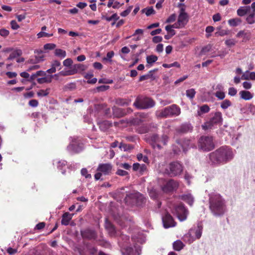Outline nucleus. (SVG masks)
Masks as SVG:
<instances>
[{
    "instance_id": "obj_1",
    "label": "nucleus",
    "mask_w": 255,
    "mask_h": 255,
    "mask_svg": "<svg viewBox=\"0 0 255 255\" xmlns=\"http://www.w3.org/2000/svg\"><path fill=\"white\" fill-rule=\"evenodd\" d=\"M210 209L214 216H219L225 212V205L222 197L217 193L209 195Z\"/></svg>"
},
{
    "instance_id": "obj_2",
    "label": "nucleus",
    "mask_w": 255,
    "mask_h": 255,
    "mask_svg": "<svg viewBox=\"0 0 255 255\" xmlns=\"http://www.w3.org/2000/svg\"><path fill=\"white\" fill-rule=\"evenodd\" d=\"M209 155L210 159H232L234 157V152L231 147L224 146Z\"/></svg>"
},
{
    "instance_id": "obj_3",
    "label": "nucleus",
    "mask_w": 255,
    "mask_h": 255,
    "mask_svg": "<svg viewBox=\"0 0 255 255\" xmlns=\"http://www.w3.org/2000/svg\"><path fill=\"white\" fill-rule=\"evenodd\" d=\"M155 105V102L152 98L143 96H137L133 104L136 109L139 110L150 109Z\"/></svg>"
},
{
    "instance_id": "obj_4",
    "label": "nucleus",
    "mask_w": 255,
    "mask_h": 255,
    "mask_svg": "<svg viewBox=\"0 0 255 255\" xmlns=\"http://www.w3.org/2000/svg\"><path fill=\"white\" fill-rule=\"evenodd\" d=\"M209 120L202 125V128L204 130L210 129L215 126L221 125L223 123L222 114L220 112H217L210 114Z\"/></svg>"
},
{
    "instance_id": "obj_5",
    "label": "nucleus",
    "mask_w": 255,
    "mask_h": 255,
    "mask_svg": "<svg viewBox=\"0 0 255 255\" xmlns=\"http://www.w3.org/2000/svg\"><path fill=\"white\" fill-rule=\"evenodd\" d=\"M198 148L204 151H209L215 148V144L212 136H202L199 140L198 143Z\"/></svg>"
},
{
    "instance_id": "obj_6",
    "label": "nucleus",
    "mask_w": 255,
    "mask_h": 255,
    "mask_svg": "<svg viewBox=\"0 0 255 255\" xmlns=\"http://www.w3.org/2000/svg\"><path fill=\"white\" fill-rule=\"evenodd\" d=\"M183 171V167L182 165L178 161H173L165 168L160 169V171L168 174L171 176H176L180 174Z\"/></svg>"
},
{
    "instance_id": "obj_7",
    "label": "nucleus",
    "mask_w": 255,
    "mask_h": 255,
    "mask_svg": "<svg viewBox=\"0 0 255 255\" xmlns=\"http://www.w3.org/2000/svg\"><path fill=\"white\" fill-rule=\"evenodd\" d=\"M168 139L169 137L166 135H163L160 138L157 134L154 133L150 136V142L153 148L157 147L159 149L161 148L160 143H162L164 145H166Z\"/></svg>"
},
{
    "instance_id": "obj_8",
    "label": "nucleus",
    "mask_w": 255,
    "mask_h": 255,
    "mask_svg": "<svg viewBox=\"0 0 255 255\" xmlns=\"http://www.w3.org/2000/svg\"><path fill=\"white\" fill-rule=\"evenodd\" d=\"M83 149L84 143L82 139L79 138H74L67 146V149L73 153H79Z\"/></svg>"
},
{
    "instance_id": "obj_9",
    "label": "nucleus",
    "mask_w": 255,
    "mask_h": 255,
    "mask_svg": "<svg viewBox=\"0 0 255 255\" xmlns=\"http://www.w3.org/2000/svg\"><path fill=\"white\" fill-rule=\"evenodd\" d=\"M160 187L164 193H168L176 190L178 187V183L173 179H170L167 181H164Z\"/></svg>"
},
{
    "instance_id": "obj_10",
    "label": "nucleus",
    "mask_w": 255,
    "mask_h": 255,
    "mask_svg": "<svg viewBox=\"0 0 255 255\" xmlns=\"http://www.w3.org/2000/svg\"><path fill=\"white\" fill-rule=\"evenodd\" d=\"M174 213L180 221H183L187 219L188 211L182 203H179L175 206Z\"/></svg>"
},
{
    "instance_id": "obj_11",
    "label": "nucleus",
    "mask_w": 255,
    "mask_h": 255,
    "mask_svg": "<svg viewBox=\"0 0 255 255\" xmlns=\"http://www.w3.org/2000/svg\"><path fill=\"white\" fill-rule=\"evenodd\" d=\"M176 142L180 147H177L176 148L175 145H173L172 150L173 153L175 154H177L179 152H180V147H181L183 151H185L192 146L191 141L188 139H177Z\"/></svg>"
},
{
    "instance_id": "obj_12",
    "label": "nucleus",
    "mask_w": 255,
    "mask_h": 255,
    "mask_svg": "<svg viewBox=\"0 0 255 255\" xmlns=\"http://www.w3.org/2000/svg\"><path fill=\"white\" fill-rule=\"evenodd\" d=\"M202 226L198 225L196 228L191 229L189 231L188 233L186 234L185 238L192 236L191 238L189 239L188 241L190 242H193L196 239H199L200 238L202 233Z\"/></svg>"
},
{
    "instance_id": "obj_13",
    "label": "nucleus",
    "mask_w": 255,
    "mask_h": 255,
    "mask_svg": "<svg viewBox=\"0 0 255 255\" xmlns=\"http://www.w3.org/2000/svg\"><path fill=\"white\" fill-rule=\"evenodd\" d=\"M162 222L165 228H168L175 226V223L173 218L169 213H166L162 217Z\"/></svg>"
},
{
    "instance_id": "obj_14",
    "label": "nucleus",
    "mask_w": 255,
    "mask_h": 255,
    "mask_svg": "<svg viewBox=\"0 0 255 255\" xmlns=\"http://www.w3.org/2000/svg\"><path fill=\"white\" fill-rule=\"evenodd\" d=\"M84 250L86 251L79 250V252L80 255H87V253L90 254L92 255H97V250L95 248L87 245L84 248Z\"/></svg>"
},
{
    "instance_id": "obj_15",
    "label": "nucleus",
    "mask_w": 255,
    "mask_h": 255,
    "mask_svg": "<svg viewBox=\"0 0 255 255\" xmlns=\"http://www.w3.org/2000/svg\"><path fill=\"white\" fill-rule=\"evenodd\" d=\"M111 170L112 166L109 164H100L98 168V171L101 172L102 174L105 175L110 174L111 172Z\"/></svg>"
},
{
    "instance_id": "obj_16",
    "label": "nucleus",
    "mask_w": 255,
    "mask_h": 255,
    "mask_svg": "<svg viewBox=\"0 0 255 255\" xmlns=\"http://www.w3.org/2000/svg\"><path fill=\"white\" fill-rule=\"evenodd\" d=\"M170 117L177 116L180 114V108L176 105L173 104L168 107Z\"/></svg>"
},
{
    "instance_id": "obj_17",
    "label": "nucleus",
    "mask_w": 255,
    "mask_h": 255,
    "mask_svg": "<svg viewBox=\"0 0 255 255\" xmlns=\"http://www.w3.org/2000/svg\"><path fill=\"white\" fill-rule=\"evenodd\" d=\"M81 235L84 238L88 239H95L96 238V234L94 231L87 229L81 232Z\"/></svg>"
},
{
    "instance_id": "obj_18",
    "label": "nucleus",
    "mask_w": 255,
    "mask_h": 255,
    "mask_svg": "<svg viewBox=\"0 0 255 255\" xmlns=\"http://www.w3.org/2000/svg\"><path fill=\"white\" fill-rule=\"evenodd\" d=\"M113 115L117 118H121L127 115L125 109L114 107L113 108Z\"/></svg>"
},
{
    "instance_id": "obj_19",
    "label": "nucleus",
    "mask_w": 255,
    "mask_h": 255,
    "mask_svg": "<svg viewBox=\"0 0 255 255\" xmlns=\"http://www.w3.org/2000/svg\"><path fill=\"white\" fill-rule=\"evenodd\" d=\"M98 124L100 129L103 131H106L112 126V122L107 120L99 122Z\"/></svg>"
},
{
    "instance_id": "obj_20",
    "label": "nucleus",
    "mask_w": 255,
    "mask_h": 255,
    "mask_svg": "<svg viewBox=\"0 0 255 255\" xmlns=\"http://www.w3.org/2000/svg\"><path fill=\"white\" fill-rule=\"evenodd\" d=\"M56 68H59V70L61 69V63L58 60H54L52 63L51 68L48 69L46 72L49 74L55 73L56 71Z\"/></svg>"
},
{
    "instance_id": "obj_21",
    "label": "nucleus",
    "mask_w": 255,
    "mask_h": 255,
    "mask_svg": "<svg viewBox=\"0 0 255 255\" xmlns=\"http://www.w3.org/2000/svg\"><path fill=\"white\" fill-rule=\"evenodd\" d=\"M156 115L158 118H166L170 117L168 107L156 112Z\"/></svg>"
},
{
    "instance_id": "obj_22",
    "label": "nucleus",
    "mask_w": 255,
    "mask_h": 255,
    "mask_svg": "<svg viewBox=\"0 0 255 255\" xmlns=\"http://www.w3.org/2000/svg\"><path fill=\"white\" fill-rule=\"evenodd\" d=\"M156 115L158 118H166L170 117L168 107L156 112Z\"/></svg>"
},
{
    "instance_id": "obj_23",
    "label": "nucleus",
    "mask_w": 255,
    "mask_h": 255,
    "mask_svg": "<svg viewBox=\"0 0 255 255\" xmlns=\"http://www.w3.org/2000/svg\"><path fill=\"white\" fill-rule=\"evenodd\" d=\"M105 228L111 236H113L115 235V228L113 224L109 221L107 219L105 220Z\"/></svg>"
},
{
    "instance_id": "obj_24",
    "label": "nucleus",
    "mask_w": 255,
    "mask_h": 255,
    "mask_svg": "<svg viewBox=\"0 0 255 255\" xmlns=\"http://www.w3.org/2000/svg\"><path fill=\"white\" fill-rule=\"evenodd\" d=\"M177 21L184 27L188 21L187 13H179Z\"/></svg>"
},
{
    "instance_id": "obj_25",
    "label": "nucleus",
    "mask_w": 255,
    "mask_h": 255,
    "mask_svg": "<svg viewBox=\"0 0 255 255\" xmlns=\"http://www.w3.org/2000/svg\"><path fill=\"white\" fill-rule=\"evenodd\" d=\"M241 98L245 100H250L253 98V94L249 91L243 90L239 92Z\"/></svg>"
},
{
    "instance_id": "obj_26",
    "label": "nucleus",
    "mask_w": 255,
    "mask_h": 255,
    "mask_svg": "<svg viewBox=\"0 0 255 255\" xmlns=\"http://www.w3.org/2000/svg\"><path fill=\"white\" fill-rule=\"evenodd\" d=\"M73 215L69 213L68 212L65 213L62 216L61 223L64 225H68L70 221L72 218Z\"/></svg>"
},
{
    "instance_id": "obj_27",
    "label": "nucleus",
    "mask_w": 255,
    "mask_h": 255,
    "mask_svg": "<svg viewBox=\"0 0 255 255\" xmlns=\"http://www.w3.org/2000/svg\"><path fill=\"white\" fill-rule=\"evenodd\" d=\"M251 7L249 6H241L237 10V14L240 16H243L250 12Z\"/></svg>"
},
{
    "instance_id": "obj_28",
    "label": "nucleus",
    "mask_w": 255,
    "mask_h": 255,
    "mask_svg": "<svg viewBox=\"0 0 255 255\" xmlns=\"http://www.w3.org/2000/svg\"><path fill=\"white\" fill-rule=\"evenodd\" d=\"M241 79L242 80H255V72H250L247 71L242 75Z\"/></svg>"
},
{
    "instance_id": "obj_29",
    "label": "nucleus",
    "mask_w": 255,
    "mask_h": 255,
    "mask_svg": "<svg viewBox=\"0 0 255 255\" xmlns=\"http://www.w3.org/2000/svg\"><path fill=\"white\" fill-rule=\"evenodd\" d=\"M181 199L190 206H192L193 204L194 198L191 194H187L182 195Z\"/></svg>"
},
{
    "instance_id": "obj_30",
    "label": "nucleus",
    "mask_w": 255,
    "mask_h": 255,
    "mask_svg": "<svg viewBox=\"0 0 255 255\" xmlns=\"http://www.w3.org/2000/svg\"><path fill=\"white\" fill-rule=\"evenodd\" d=\"M53 76L52 75H48L47 76L39 78L37 79V81L38 83L42 84L43 83H50L52 82V79Z\"/></svg>"
},
{
    "instance_id": "obj_31",
    "label": "nucleus",
    "mask_w": 255,
    "mask_h": 255,
    "mask_svg": "<svg viewBox=\"0 0 255 255\" xmlns=\"http://www.w3.org/2000/svg\"><path fill=\"white\" fill-rule=\"evenodd\" d=\"M71 67L73 70L75 71V74H76L79 71H83L85 70L87 68V67L85 65L80 63L74 64Z\"/></svg>"
},
{
    "instance_id": "obj_32",
    "label": "nucleus",
    "mask_w": 255,
    "mask_h": 255,
    "mask_svg": "<svg viewBox=\"0 0 255 255\" xmlns=\"http://www.w3.org/2000/svg\"><path fill=\"white\" fill-rule=\"evenodd\" d=\"M93 74L92 73H87L85 74L84 76V78L87 80V83L88 84H95L97 81V79L96 78H93Z\"/></svg>"
},
{
    "instance_id": "obj_33",
    "label": "nucleus",
    "mask_w": 255,
    "mask_h": 255,
    "mask_svg": "<svg viewBox=\"0 0 255 255\" xmlns=\"http://www.w3.org/2000/svg\"><path fill=\"white\" fill-rule=\"evenodd\" d=\"M184 247V244L180 240H177L173 244V249L176 251H181Z\"/></svg>"
},
{
    "instance_id": "obj_34",
    "label": "nucleus",
    "mask_w": 255,
    "mask_h": 255,
    "mask_svg": "<svg viewBox=\"0 0 255 255\" xmlns=\"http://www.w3.org/2000/svg\"><path fill=\"white\" fill-rule=\"evenodd\" d=\"M210 110V107L206 104L203 105L200 107L199 110L198 111L197 114L199 116H201L203 114L207 113Z\"/></svg>"
},
{
    "instance_id": "obj_35",
    "label": "nucleus",
    "mask_w": 255,
    "mask_h": 255,
    "mask_svg": "<svg viewBox=\"0 0 255 255\" xmlns=\"http://www.w3.org/2000/svg\"><path fill=\"white\" fill-rule=\"evenodd\" d=\"M131 102L130 100L126 99L118 98L116 101V103L121 106L128 105Z\"/></svg>"
},
{
    "instance_id": "obj_36",
    "label": "nucleus",
    "mask_w": 255,
    "mask_h": 255,
    "mask_svg": "<svg viewBox=\"0 0 255 255\" xmlns=\"http://www.w3.org/2000/svg\"><path fill=\"white\" fill-rule=\"evenodd\" d=\"M190 129V128L188 125H183L177 128L176 131L178 133H184L187 132Z\"/></svg>"
},
{
    "instance_id": "obj_37",
    "label": "nucleus",
    "mask_w": 255,
    "mask_h": 255,
    "mask_svg": "<svg viewBox=\"0 0 255 255\" xmlns=\"http://www.w3.org/2000/svg\"><path fill=\"white\" fill-rule=\"evenodd\" d=\"M132 168L133 170H139L140 172H144L146 170V166L145 164L140 165L138 163H134Z\"/></svg>"
},
{
    "instance_id": "obj_38",
    "label": "nucleus",
    "mask_w": 255,
    "mask_h": 255,
    "mask_svg": "<svg viewBox=\"0 0 255 255\" xmlns=\"http://www.w3.org/2000/svg\"><path fill=\"white\" fill-rule=\"evenodd\" d=\"M22 54V51L20 50H16L14 51L13 52L10 53L8 57L7 58V60H10L14 59L15 58L20 56Z\"/></svg>"
},
{
    "instance_id": "obj_39",
    "label": "nucleus",
    "mask_w": 255,
    "mask_h": 255,
    "mask_svg": "<svg viewBox=\"0 0 255 255\" xmlns=\"http://www.w3.org/2000/svg\"><path fill=\"white\" fill-rule=\"evenodd\" d=\"M55 55L61 58H64L66 56V52L61 49H56L54 52Z\"/></svg>"
},
{
    "instance_id": "obj_40",
    "label": "nucleus",
    "mask_w": 255,
    "mask_h": 255,
    "mask_svg": "<svg viewBox=\"0 0 255 255\" xmlns=\"http://www.w3.org/2000/svg\"><path fill=\"white\" fill-rule=\"evenodd\" d=\"M75 71L73 70L72 67H70V68L68 70H63L60 71L58 74L61 76H70V75H73L75 74Z\"/></svg>"
},
{
    "instance_id": "obj_41",
    "label": "nucleus",
    "mask_w": 255,
    "mask_h": 255,
    "mask_svg": "<svg viewBox=\"0 0 255 255\" xmlns=\"http://www.w3.org/2000/svg\"><path fill=\"white\" fill-rule=\"evenodd\" d=\"M157 59V56L154 55H151L146 57V62L150 65H152L153 63L155 62Z\"/></svg>"
},
{
    "instance_id": "obj_42",
    "label": "nucleus",
    "mask_w": 255,
    "mask_h": 255,
    "mask_svg": "<svg viewBox=\"0 0 255 255\" xmlns=\"http://www.w3.org/2000/svg\"><path fill=\"white\" fill-rule=\"evenodd\" d=\"M119 147L121 150H124V151L129 150L133 149V148L132 145L127 144L123 143V142H121L120 143Z\"/></svg>"
},
{
    "instance_id": "obj_43",
    "label": "nucleus",
    "mask_w": 255,
    "mask_h": 255,
    "mask_svg": "<svg viewBox=\"0 0 255 255\" xmlns=\"http://www.w3.org/2000/svg\"><path fill=\"white\" fill-rule=\"evenodd\" d=\"M242 22V20L239 18H232L228 20L229 24L232 26H236Z\"/></svg>"
},
{
    "instance_id": "obj_44",
    "label": "nucleus",
    "mask_w": 255,
    "mask_h": 255,
    "mask_svg": "<svg viewBox=\"0 0 255 255\" xmlns=\"http://www.w3.org/2000/svg\"><path fill=\"white\" fill-rule=\"evenodd\" d=\"M50 91V88H47L46 90H40L37 92V95L39 97H46L49 95Z\"/></svg>"
},
{
    "instance_id": "obj_45",
    "label": "nucleus",
    "mask_w": 255,
    "mask_h": 255,
    "mask_svg": "<svg viewBox=\"0 0 255 255\" xmlns=\"http://www.w3.org/2000/svg\"><path fill=\"white\" fill-rule=\"evenodd\" d=\"M142 13H145L146 15L148 16L151 14H154L155 13V10L152 7H149L148 8H144L141 10Z\"/></svg>"
},
{
    "instance_id": "obj_46",
    "label": "nucleus",
    "mask_w": 255,
    "mask_h": 255,
    "mask_svg": "<svg viewBox=\"0 0 255 255\" xmlns=\"http://www.w3.org/2000/svg\"><path fill=\"white\" fill-rule=\"evenodd\" d=\"M115 53L113 51H111L107 53L106 57L103 58V61L112 62V58L114 57Z\"/></svg>"
},
{
    "instance_id": "obj_47",
    "label": "nucleus",
    "mask_w": 255,
    "mask_h": 255,
    "mask_svg": "<svg viewBox=\"0 0 255 255\" xmlns=\"http://www.w3.org/2000/svg\"><path fill=\"white\" fill-rule=\"evenodd\" d=\"M231 105H232V103H231V101L229 100L226 99V100H224L221 103V107L223 109L225 110V109H227L230 106H231Z\"/></svg>"
},
{
    "instance_id": "obj_48",
    "label": "nucleus",
    "mask_w": 255,
    "mask_h": 255,
    "mask_svg": "<svg viewBox=\"0 0 255 255\" xmlns=\"http://www.w3.org/2000/svg\"><path fill=\"white\" fill-rule=\"evenodd\" d=\"M152 73L153 71H149L147 74L141 76L139 77V81H143L151 78L153 75Z\"/></svg>"
},
{
    "instance_id": "obj_49",
    "label": "nucleus",
    "mask_w": 255,
    "mask_h": 255,
    "mask_svg": "<svg viewBox=\"0 0 255 255\" xmlns=\"http://www.w3.org/2000/svg\"><path fill=\"white\" fill-rule=\"evenodd\" d=\"M144 122L141 118H135L131 121V124L134 126H140Z\"/></svg>"
},
{
    "instance_id": "obj_50",
    "label": "nucleus",
    "mask_w": 255,
    "mask_h": 255,
    "mask_svg": "<svg viewBox=\"0 0 255 255\" xmlns=\"http://www.w3.org/2000/svg\"><path fill=\"white\" fill-rule=\"evenodd\" d=\"M246 21L250 24H254L255 22V15L250 13L246 18Z\"/></svg>"
},
{
    "instance_id": "obj_51",
    "label": "nucleus",
    "mask_w": 255,
    "mask_h": 255,
    "mask_svg": "<svg viewBox=\"0 0 255 255\" xmlns=\"http://www.w3.org/2000/svg\"><path fill=\"white\" fill-rule=\"evenodd\" d=\"M186 96L191 99H192L195 95L196 92L194 89H190L186 90Z\"/></svg>"
},
{
    "instance_id": "obj_52",
    "label": "nucleus",
    "mask_w": 255,
    "mask_h": 255,
    "mask_svg": "<svg viewBox=\"0 0 255 255\" xmlns=\"http://www.w3.org/2000/svg\"><path fill=\"white\" fill-rule=\"evenodd\" d=\"M237 43L236 40L234 39H230L226 40L225 42V44L229 47L234 46Z\"/></svg>"
},
{
    "instance_id": "obj_53",
    "label": "nucleus",
    "mask_w": 255,
    "mask_h": 255,
    "mask_svg": "<svg viewBox=\"0 0 255 255\" xmlns=\"http://www.w3.org/2000/svg\"><path fill=\"white\" fill-rule=\"evenodd\" d=\"M149 196L153 199H156L158 196V193L155 189H151L149 192Z\"/></svg>"
},
{
    "instance_id": "obj_54",
    "label": "nucleus",
    "mask_w": 255,
    "mask_h": 255,
    "mask_svg": "<svg viewBox=\"0 0 255 255\" xmlns=\"http://www.w3.org/2000/svg\"><path fill=\"white\" fill-rule=\"evenodd\" d=\"M63 65L65 67H69V69L72 67L73 60L71 58H67L63 62Z\"/></svg>"
},
{
    "instance_id": "obj_55",
    "label": "nucleus",
    "mask_w": 255,
    "mask_h": 255,
    "mask_svg": "<svg viewBox=\"0 0 255 255\" xmlns=\"http://www.w3.org/2000/svg\"><path fill=\"white\" fill-rule=\"evenodd\" d=\"M126 253L127 255H136V252L132 248L130 247H128L126 248Z\"/></svg>"
},
{
    "instance_id": "obj_56",
    "label": "nucleus",
    "mask_w": 255,
    "mask_h": 255,
    "mask_svg": "<svg viewBox=\"0 0 255 255\" xmlns=\"http://www.w3.org/2000/svg\"><path fill=\"white\" fill-rule=\"evenodd\" d=\"M136 131L140 134L145 133L148 131V128L146 126H141L137 128Z\"/></svg>"
},
{
    "instance_id": "obj_57",
    "label": "nucleus",
    "mask_w": 255,
    "mask_h": 255,
    "mask_svg": "<svg viewBox=\"0 0 255 255\" xmlns=\"http://www.w3.org/2000/svg\"><path fill=\"white\" fill-rule=\"evenodd\" d=\"M165 29L171 36H174L176 34L175 31L171 27V25H166L165 26Z\"/></svg>"
},
{
    "instance_id": "obj_58",
    "label": "nucleus",
    "mask_w": 255,
    "mask_h": 255,
    "mask_svg": "<svg viewBox=\"0 0 255 255\" xmlns=\"http://www.w3.org/2000/svg\"><path fill=\"white\" fill-rule=\"evenodd\" d=\"M229 31L227 30L221 29L219 31L216 32L215 34L217 36H223L229 34Z\"/></svg>"
},
{
    "instance_id": "obj_59",
    "label": "nucleus",
    "mask_w": 255,
    "mask_h": 255,
    "mask_svg": "<svg viewBox=\"0 0 255 255\" xmlns=\"http://www.w3.org/2000/svg\"><path fill=\"white\" fill-rule=\"evenodd\" d=\"M106 106L107 105L105 104H97L95 105V109L98 112H100L104 109Z\"/></svg>"
},
{
    "instance_id": "obj_60",
    "label": "nucleus",
    "mask_w": 255,
    "mask_h": 255,
    "mask_svg": "<svg viewBox=\"0 0 255 255\" xmlns=\"http://www.w3.org/2000/svg\"><path fill=\"white\" fill-rule=\"evenodd\" d=\"M211 49V45L209 44L206 46L203 47L201 49V53L202 54H205L206 53L208 52Z\"/></svg>"
},
{
    "instance_id": "obj_61",
    "label": "nucleus",
    "mask_w": 255,
    "mask_h": 255,
    "mask_svg": "<svg viewBox=\"0 0 255 255\" xmlns=\"http://www.w3.org/2000/svg\"><path fill=\"white\" fill-rule=\"evenodd\" d=\"M56 47V45L53 43H47L44 45L45 50H52Z\"/></svg>"
},
{
    "instance_id": "obj_62",
    "label": "nucleus",
    "mask_w": 255,
    "mask_h": 255,
    "mask_svg": "<svg viewBox=\"0 0 255 255\" xmlns=\"http://www.w3.org/2000/svg\"><path fill=\"white\" fill-rule=\"evenodd\" d=\"M9 34V32L8 30L5 29V28H1L0 29V35L3 37H7Z\"/></svg>"
},
{
    "instance_id": "obj_63",
    "label": "nucleus",
    "mask_w": 255,
    "mask_h": 255,
    "mask_svg": "<svg viewBox=\"0 0 255 255\" xmlns=\"http://www.w3.org/2000/svg\"><path fill=\"white\" fill-rule=\"evenodd\" d=\"M132 8V6H129L126 10L121 13V15L123 17L127 16L130 12Z\"/></svg>"
},
{
    "instance_id": "obj_64",
    "label": "nucleus",
    "mask_w": 255,
    "mask_h": 255,
    "mask_svg": "<svg viewBox=\"0 0 255 255\" xmlns=\"http://www.w3.org/2000/svg\"><path fill=\"white\" fill-rule=\"evenodd\" d=\"M215 96L220 100H223L225 97V94L223 92L217 91L215 93Z\"/></svg>"
}]
</instances>
